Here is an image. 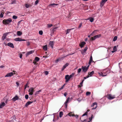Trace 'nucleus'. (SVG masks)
I'll return each mask as SVG.
<instances>
[{"label":"nucleus","mask_w":122,"mask_h":122,"mask_svg":"<svg viewBox=\"0 0 122 122\" xmlns=\"http://www.w3.org/2000/svg\"><path fill=\"white\" fill-rule=\"evenodd\" d=\"M58 5V4H56L55 3H53V4H50L49 5V6H54V5Z\"/></svg>","instance_id":"32"},{"label":"nucleus","mask_w":122,"mask_h":122,"mask_svg":"<svg viewBox=\"0 0 122 122\" xmlns=\"http://www.w3.org/2000/svg\"><path fill=\"white\" fill-rule=\"evenodd\" d=\"M89 66L87 67L85 66H82L81 69L84 72H86L88 69Z\"/></svg>","instance_id":"4"},{"label":"nucleus","mask_w":122,"mask_h":122,"mask_svg":"<svg viewBox=\"0 0 122 122\" xmlns=\"http://www.w3.org/2000/svg\"><path fill=\"white\" fill-rule=\"evenodd\" d=\"M117 36H115L114 38L113 39V41H116L117 39Z\"/></svg>","instance_id":"36"},{"label":"nucleus","mask_w":122,"mask_h":122,"mask_svg":"<svg viewBox=\"0 0 122 122\" xmlns=\"http://www.w3.org/2000/svg\"><path fill=\"white\" fill-rule=\"evenodd\" d=\"M36 62L37 61L34 60V61L33 62V63L35 65H36Z\"/></svg>","instance_id":"60"},{"label":"nucleus","mask_w":122,"mask_h":122,"mask_svg":"<svg viewBox=\"0 0 122 122\" xmlns=\"http://www.w3.org/2000/svg\"><path fill=\"white\" fill-rule=\"evenodd\" d=\"M43 49L45 51H46L47 50V45H46L43 46Z\"/></svg>","instance_id":"22"},{"label":"nucleus","mask_w":122,"mask_h":122,"mask_svg":"<svg viewBox=\"0 0 122 122\" xmlns=\"http://www.w3.org/2000/svg\"><path fill=\"white\" fill-rule=\"evenodd\" d=\"M49 44L50 45L51 47L52 48H53V45H54V43L53 41H50L49 42Z\"/></svg>","instance_id":"16"},{"label":"nucleus","mask_w":122,"mask_h":122,"mask_svg":"<svg viewBox=\"0 0 122 122\" xmlns=\"http://www.w3.org/2000/svg\"><path fill=\"white\" fill-rule=\"evenodd\" d=\"M41 90H40L38 91H37L36 92V93H35V95H36L37 94H39V93L41 92Z\"/></svg>","instance_id":"34"},{"label":"nucleus","mask_w":122,"mask_h":122,"mask_svg":"<svg viewBox=\"0 0 122 122\" xmlns=\"http://www.w3.org/2000/svg\"><path fill=\"white\" fill-rule=\"evenodd\" d=\"M22 21V20H20V21H19L18 22V25L20 24Z\"/></svg>","instance_id":"61"},{"label":"nucleus","mask_w":122,"mask_h":122,"mask_svg":"<svg viewBox=\"0 0 122 122\" xmlns=\"http://www.w3.org/2000/svg\"><path fill=\"white\" fill-rule=\"evenodd\" d=\"M93 115H92L91 117H89V119L90 121H91L92 120V119L93 118Z\"/></svg>","instance_id":"48"},{"label":"nucleus","mask_w":122,"mask_h":122,"mask_svg":"<svg viewBox=\"0 0 122 122\" xmlns=\"http://www.w3.org/2000/svg\"><path fill=\"white\" fill-rule=\"evenodd\" d=\"M7 45L12 48H14V47L13 44L12 43L10 42L8 43Z\"/></svg>","instance_id":"11"},{"label":"nucleus","mask_w":122,"mask_h":122,"mask_svg":"<svg viewBox=\"0 0 122 122\" xmlns=\"http://www.w3.org/2000/svg\"><path fill=\"white\" fill-rule=\"evenodd\" d=\"M75 73H73L71 75L69 76V77L70 79L72 77H73Z\"/></svg>","instance_id":"37"},{"label":"nucleus","mask_w":122,"mask_h":122,"mask_svg":"<svg viewBox=\"0 0 122 122\" xmlns=\"http://www.w3.org/2000/svg\"><path fill=\"white\" fill-rule=\"evenodd\" d=\"M73 53L72 54H68V55H66V56H65V57H66V56H68L69 55H72L73 54Z\"/></svg>","instance_id":"56"},{"label":"nucleus","mask_w":122,"mask_h":122,"mask_svg":"<svg viewBox=\"0 0 122 122\" xmlns=\"http://www.w3.org/2000/svg\"><path fill=\"white\" fill-rule=\"evenodd\" d=\"M43 33V31L42 30H40L39 31V34L41 35H42Z\"/></svg>","instance_id":"39"},{"label":"nucleus","mask_w":122,"mask_h":122,"mask_svg":"<svg viewBox=\"0 0 122 122\" xmlns=\"http://www.w3.org/2000/svg\"><path fill=\"white\" fill-rule=\"evenodd\" d=\"M96 37V38H98L100 37L101 36V34H99L95 36Z\"/></svg>","instance_id":"33"},{"label":"nucleus","mask_w":122,"mask_h":122,"mask_svg":"<svg viewBox=\"0 0 122 122\" xmlns=\"http://www.w3.org/2000/svg\"><path fill=\"white\" fill-rule=\"evenodd\" d=\"M107 0H102V3H105Z\"/></svg>","instance_id":"49"},{"label":"nucleus","mask_w":122,"mask_h":122,"mask_svg":"<svg viewBox=\"0 0 122 122\" xmlns=\"http://www.w3.org/2000/svg\"><path fill=\"white\" fill-rule=\"evenodd\" d=\"M59 61H60V60H59V58L57 59L56 61H55V63H57Z\"/></svg>","instance_id":"53"},{"label":"nucleus","mask_w":122,"mask_h":122,"mask_svg":"<svg viewBox=\"0 0 122 122\" xmlns=\"http://www.w3.org/2000/svg\"><path fill=\"white\" fill-rule=\"evenodd\" d=\"M65 79L66 80L65 81L66 82H68V81L70 80V79L69 77V75H67L65 76Z\"/></svg>","instance_id":"7"},{"label":"nucleus","mask_w":122,"mask_h":122,"mask_svg":"<svg viewBox=\"0 0 122 122\" xmlns=\"http://www.w3.org/2000/svg\"><path fill=\"white\" fill-rule=\"evenodd\" d=\"M96 39V37L95 36H94L93 37H91V38L90 39V41H94Z\"/></svg>","instance_id":"25"},{"label":"nucleus","mask_w":122,"mask_h":122,"mask_svg":"<svg viewBox=\"0 0 122 122\" xmlns=\"http://www.w3.org/2000/svg\"><path fill=\"white\" fill-rule=\"evenodd\" d=\"M25 97L26 99H28L29 98V96L27 94L25 96Z\"/></svg>","instance_id":"42"},{"label":"nucleus","mask_w":122,"mask_h":122,"mask_svg":"<svg viewBox=\"0 0 122 122\" xmlns=\"http://www.w3.org/2000/svg\"><path fill=\"white\" fill-rule=\"evenodd\" d=\"M86 43L84 42H82L81 43L80 46L81 48L83 47L84 45L86 44Z\"/></svg>","instance_id":"20"},{"label":"nucleus","mask_w":122,"mask_h":122,"mask_svg":"<svg viewBox=\"0 0 122 122\" xmlns=\"http://www.w3.org/2000/svg\"><path fill=\"white\" fill-rule=\"evenodd\" d=\"M39 1L38 0H36L35 2V5H37Z\"/></svg>","instance_id":"52"},{"label":"nucleus","mask_w":122,"mask_h":122,"mask_svg":"<svg viewBox=\"0 0 122 122\" xmlns=\"http://www.w3.org/2000/svg\"><path fill=\"white\" fill-rule=\"evenodd\" d=\"M99 75L100 76H106L107 75H103V73H99Z\"/></svg>","instance_id":"35"},{"label":"nucleus","mask_w":122,"mask_h":122,"mask_svg":"<svg viewBox=\"0 0 122 122\" xmlns=\"http://www.w3.org/2000/svg\"><path fill=\"white\" fill-rule=\"evenodd\" d=\"M69 65V63H66V64H65L63 66V68H62L61 71H63L65 68L66 67L68 66Z\"/></svg>","instance_id":"9"},{"label":"nucleus","mask_w":122,"mask_h":122,"mask_svg":"<svg viewBox=\"0 0 122 122\" xmlns=\"http://www.w3.org/2000/svg\"><path fill=\"white\" fill-rule=\"evenodd\" d=\"M34 52V51L32 50L30 51H28L27 52L26 54V56H28V55H30L31 54L33 53Z\"/></svg>","instance_id":"8"},{"label":"nucleus","mask_w":122,"mask_h":122,"mask_svg":"<svg viewBox=\"0 0 122 122\" xmlns=\"http://www.w3.org/2000/svg\"><path fill=\"white\" fill-rule=\"evenodd\" d=\"M84 80H83L80 83V85L81 86H83V82L84 81Z\"/></svg>","instance_id":"45"},{"label":"nucleus","mask_w":122,"mask_h":122,"mask_svg":"<svg viewBox=\"0 0 122 122\" xmlns=\"http://www.w3.org/2000/svg\"><path fill=\"white\" fill-rule=\"evenodd\" d=\"M57 28L58 27H56L53 28L52 30V32L53 33L54 32L56 31V30L57 29Z\"/></svg>","instance_id":"28"},{"label":"nucleus","mask_w":122,"mask_h":122,"mask_svg":"<svg viewBox=\"0 0 122 122\" xmlns=\"http://www.w3.org/2000/svg\"><path fill=\"white\" fill-rule=\"evenodd\" d=\"M64 85L63 86L60 88L59 90H61L62 89L64 88Z\"/></svg>","instance_id":"55"},{"label":"nucleus","mask_w":122,"mask_h":122,"mask_svg":"<svg viewBox=\"0 0 122 122\" xmlns=\"http://www.w3.org/2000/svg\"><path fill=\"white\" fill-rule=\"evenodd\" d=\"M18 98L19 97H18V96L17 95H16L12 98V100H13V101H15L16 100H18Z\"/></svg>","instance_id":"14"},{"label":"nucleus","mask_w":122,"mask_h":122,"mask_svg":"<svg viewBox=\"0 0 122 122\" xmlns=\"http://www.w3.org/2000/svg\"><path fill=\"white\" fill-rule=\"evenodd\" d=\"M7 35L5 33L4 34L3 36H4V37L6 38Z\"/></svg>","instance_id":"62"},{"label":"nucleus","mask_w":122,"mask_h":122,"mask_svg":"<svg viewBox=\"0 0 122 122\" xmlns=\"http://www.w3.org/2000/svg\"><path fill=\"white\" fill-rule=\"evenodd\" d=\"M81 68H79L78 69L77 71V72L78 73H79L81 72Z\"/></svg>","instance_id":"41"},{"label":"nucleus","mask_w":122,"mask_h":122,"mask_svg":"<svg viewBox=\"0 0 122 122\" xmlns=\"http://www.w3.org/2000/svg\"><path fill=\"white\" fill-rule=\"evenodd\" d=\"M82 23L81 22V23H80V24L79 26H78V28H80V27H81V25H82Z\"/></svg>","instance_id":"54"},{"label":"nucleus","mask_w":122,"mask_h":122,"mask_svg":"<svg viewBox=\"0 0 122 122\" xmlns=\"http://www.w3.org/2000/svg\"><path fill=\"white\" fill-rule=\"evenodd\" d=\"M13 72H14V73H13L12 72H10V73H9L8 74H7V75H6L5 76V77H10L12 76L14 74H15V71H13Z\"/></svg>","instance_id":"3"},{"label":"nucleus","mask_w":122,"mask_h":122,"mask_svg":"<svg viewBox=\"0 0 122 122\" xmlns=\"http://www.w3.org/2000/svg\"><path fill=\"white\" fill-rule=\"evenodd\" d=\"M30 44V43L29 42H27V45L28 46H29Z\"/></svg>","instance_id":"63"},{"label":"nucleus","mask_w":122,"mask_h":122,"mask_svg":"<svg viewBox=\"0 0 122 122\" xmlns=\"http://www.w3.org/2000/svg\"><path fill=\"white\" fill-rule=\"evenodd\" d=\"M88 112H86L82 116V117L85 116L86 115H87V114Z\"/></svg>","instance_id":"51"},{"label":"nucleus","mask_w":122,"mask_h":122,"mask_svg":"<svg viewBox=\"0 0 122 122\" xmlns=\"http://www.w3.org/2000/svg\"><path fill=\"white\" fill-rule=\"evenodd\" d=\"M22 34V33L20 31H18L17 32V35L18 36H20Z\"/></svg>","instance_id":"24"},{"label":"nucleus","mask_w":122,"mask_h":122,"mask_svg":"<svg viewBox=\"0 0 122 122\" xmlns=\"http://www.w3.org/2000/svg\"><path fill=\"white\" fill-rule=\"evenodd\" d=\"M95 105V107H93L92 109H95L97 107V103L95 102L93 103L91 107H94Z\"/></svg>","instance_id":"6"},{"label":"nucleus","mask_w":122,"mask_h":122,"mask_svg":"<svg viewBox=\"0 0 122 122\" xmlns=\"http://www.w3.org/2000/svg\"><path fill=\"white\" fill-rule=\"evenodd\" d=\"M34 91V89L33 87H31L30 89L28 91L29 94L30 95H32L33 94V92Z\"/></svg>","instance_id":"5"},{"label":"nucleus","mask_w":122,"mask_h":122,"mask_svg":"<svg viewBox=\"0 0 122 122\" xmlns=\"http://www.w3.org/2000/svg\"><path fill=\"white\" fill-rule=\"evenodd\" d=\"M12 18L13 19H16L17 18V17L15 15H14L13 16Z\"/></svg>","instance_id":"40"},{"label":"nucleus","mask_w":122,"mask_h":122,"mask_svg":"<svg viewBox=\"0 0 122 122\" xmlns=\"http://www.w3.org/2000/svg\"><path fill=\"white\" fill-rule=\"evenodd\" d=\"M12 21V20L11 18L7 19H5L3 21V23L5 25H8Z\"/></svg>","instance_id":"1"},{"label":"nucleus","mask_w":122,"mask_h":122,"mask_svg":"<svg viewBox=\"0 0 122 122\" xmlns=\"http://www.w3.org/2000/svg\"><path fill=\"white\" fill-rule=\"evenodd\" d=\"M63 115V113L62 112H60L59 113V116L60 117H61Z\"/></svg>","instance_id":"31"},{"label":"nucleus","mask_w":122,"mask_h":122,"mask_svg":"<svg viewBox=\"0 0 122 122\" xmlns=\"http://www.w3.org/2000/svg\"><path fill=\"white\" fill-rule=\"evenodd\" d=\"M5 105V104L4 102L1 103L0 104V108H2Z\"/></svg>","instance_id":"19"},{"label":"nucleus","mask_w":122,"mask_h":122,"mask_svg":"<svg viewBox=\"0 0 122 122\" xmlns=\"http://www.w3.org/2000/svg\"><path fill=\"white\" fill-rule=\"evenodd\" d=\"M33 102H30V101L28 102H27L26 103V104L25 105V106L26 107H28V105H29L30 104L32 103Z\"/></svg>","instance_id":"12"},{"label":"nucleus","mask_w":122,"mask_h":122,"mask_svg":"<svg viewBox=\"0 0 122 122\" xmlns=\"http://www.w3.org/2000/svg\"><path fill=\"white\" fill-rule=\"evenodd\" d=\"M64 106L66 108L67 107V103H65Z\"/></svg>","instance_id":"64"},{"label":"nucleus","mask_w":122,"mask_h":122,"mask_svg":"<svg viewBox=\"0 0 122 122\" xmlns=\"http://www.w3.org/2000/svg\"><path fill=\"white\" fill-rule=\"evenodd\" d=\"M68 115L70 117H73L75 116V114H72V113L71 112H70L68 113Z\"/></svg>","instance_id":"21"},{"label":"nucleus","mask_w":122,"mask_h":122,"mask_svg":"<svg viewBox=\"0 0 122 122\" xmlns=\"http://www.w3.org/2000/svg\"><path fill=\"white\" fill-rule=\"evenodd\" d=\"M20 38H18L15 39L14 40L16 41H20Z\"/></svg>","instance_id":"27"},{"label":"nucleus","mask_w":122,"mask_h":122,"mask_svg":"<svg viewBox=\"0 0 122 122\" xmlns=\"http://www.w3.org/2000/svg\"><path fill=\"white\" fill-rule=\"evenodd\" d=\"M45 73L46 75H48V72L47 71H45Z\"/></svg>","instance_id":"59"},{"label":"nucleus","mask_w":122,"mask_h":122,"mask_svg":"<svg viewBox=\"0 0 122 122\" xmlns=\"http://www.w3.org/2000/svg\"><path fill=\"white\" fill-rule=\"evenodd\" d=\"M92 61V62H94V61L92 60V56L91 55L90 56V60L89 62V65H90Z\"/></svg>","instance_id":"13"},{"label":"nucleus","mask_w":122,"mask_h":122,"mask_svg":"<svg viewBox=\"0 0 122 122\" xmlns=\"http://www.w3.org/2000/svg\"><path fill=\"white\" fill-rule=\"evenodd\" d=\"M90 77V76L89 75H88L86 77H84V79H86V78L89 77Z\"/></svg>","instance_id":"50"},{"label":"nucleus","mask_w":122,"mask_h":122,"mask_svg":"<svg viewBox=\"0 0 122 122\" xmlns=\"http://www.w3.org/2000/svg\"><path fill=\"white\" fill-rule=\"evenodd\" d=\"M107 98L109 100H112L115 98V96L112 95L111 94H107L106 96Z\"/></svg>","instance_id":"2"},{"label":"nucleus","mask_w":122,"mask_h":122,"mask_svg":"<svg viewBox=\"0 0 122 122\" xmlns=\"http://www.w3.org/2000/svg\"><path fill=\"white\" fill-rule=\"evenodd\" d=\"M94 71H93L91 72H89L88 73V75L89 76H92V75L94 74Z\"/></svg>","instance_id":"15"},{"label":"nucleus","mask_w":122,"mask_h":122,"mask_svg":"<svg viewBox=\"0 0 122 122\" xmlns=\"http://www.w3.org/2000/svg\"><path fill=\"white\" fill-rule=\"evenodd\" d=\"M3 11H2L1 12V13L0 14V17H1V18H2L3 16V14H4L5 12L3 11Z\"/></svg>","instance_id":"26"},{"label":"nucleus","mask_w":122,"mask_h":122,"mask_svg":"<svg viewBox=\"0 0 122 122\" xmlns=\"http://www.w3.org/2000/svg\"><path fill=\"white\" fill-rule=\"evenodd\" d=\"M6 38L4 37V36H2V40H4Z\"/></svg>","instance_id":"58"},{"label":"nucleus","mask_w":122,"mask_h":122,"mask_svg":"<svg viewBox=\"0 0 122 122\" xmlns=\"http://www.w3.org/2000/svg\"><path fill=\"white\" fill-rule=\"evenodd\" d=\"M104 4V3H102V2L101 1V2L100 3V6L101 7H102V6H103V5Z\"/></svg>","instance_id":"43"},{"label":"nucleus","mask_w":122,"mask_h":122,"mask_svg":"<svg viewBox=\"0 0 122 122\" xmlns=\"http://www.w3.org/2000/svg\"><path fill=\"white\" fill-rule=\"evenodd\" d=\"M15 2H16L15 0H13V1H12V2L11 3V4H14V3H15Z\"/></svg>","instance_id":"57"},{"label":"nucleus","mask_w":122,"mask_h":122,"mask_svg":"<svg viewBox=\"0 0 122 122\" xmlns=\"http://www.w3.org/2000/svg\"><path fill=\"white\" fill-rule=\"evenodd\" d=\"M74 29V28H72L71 29H67L66 31V34L68 33H69L70 31L71 30H73Z\"/></svg>","instance_id":"18"},{"label":"nucleus","mask_w":122,"mask_h":122,"mask_svg":"<svg viewBox=\"0 0 122 122\" xmlns=\"http://www.w3.org/2000/svg\"><path fill=\"white\" fill-rule=\"evenodd\" d=\"M88 49V48L86 47L83 50V51H82L81 52V53L82 54H83Z\"/></svg>","instance_id":"17"},{"label":"nucleus","mask_w":122,"mask_h":122,"mask_svg":"<svg viewBox=\"0 0 122 122\" xmlns=\"http://www.w3.org/2000/svg\"><path fill=\"white\" fill-rule=\"evenodd\" d=\"M53 25L52 24H48L47 25V26L48 27L50 28Z\"/></svg>","instance_id":"38"},{"label":"nucleus","mask_w":122,"mask_h":122,"mask_svg":"<svg viewBox=\"0 0 122 122\" xmlns=\"http://www.w3.org/2000/svg\"><path fill=\"white\" fill-rule=\"evenodd\" d=\"M31 5L29 4H25V6L26 8H28L30 7L31 6Z\"/></svg>","instance_id":"23"},{"label":"nucleus","mask_w":122,"mask_h":122,"mask_svg":"<svg viewBox=\"0 0 122 122\" xmlns=\"http://www.w3.org/2000/svg\"><path fill=\"white\" fill-rule=\"evenodd\" d=\"M98 31V30H95L92 32L91 34L90 35L93 36L96 35V33Z\"/></svg>","instance_id":"10"},{"label":"nucleus","mask_w":122,"mask_h":122,"mask_svg":"<svg viewBox=\"0 0 122 122\" xmlns=\"http://www.w3.org/2000/svg\"><path fill=\"white\" fill-rule=\"evenodd\" d=\"M40 58H39L36 57L35 58L34 60L35 61H36L37 62L39 60Z\"/></svg>","instance_id":"30"},{"label":"nucleus","mask_w":122,"mask_h":122,"mask_svg":"<svg viewBox=\"0 0 122 122\" xmlns=\"http://www.w3.org/2000/svg\"><path fill=\"white\" fill-rule=\"evenodd\" d=\"M113 50L115 51H117V49L116 48V46H114L113 48Z\"/></svg>","instance_id":"46"},{"label":"nucleus","mask_w":122,"mask_h":122,"mask_svg":"<svg viewBox=\"0 0 122 122\" xmlns=\"http://www.w3.org/2000/svg\"><path fill=\"white\" fill-rule=\"evenodd\" d=\"M65 57V56L62 57H59V60L60 61H61L63 60Z\"/></svg>","instance_id":"29"},{"label":"nucleus","mask_w":122,"mask_h":122,"mask_svg":"<svg viewBox=\"0 0 122 122\" xmlns=\"http://www.w3.org/2000/svg\"><path fill=\"white\" fill-rule=\"evenodd\" d=\"M91 92H86V95H88L91 94Z\"/></svg>","instance_id":"47"},{"label":"nucleus","mask_w":122,"mask_h":122,"mask_svg":"<svg viewBox=\"0 0 122 122\" xmlns=\"http://www.w3.org/2000/svg\"><path fill=\"white\" fill-rule=\"evenodd\" d=\"M94 19L93 18H91L90 19V21L91 22H92L94 20Z\"/></svg>","instance_id":"44"}]
</instances>
